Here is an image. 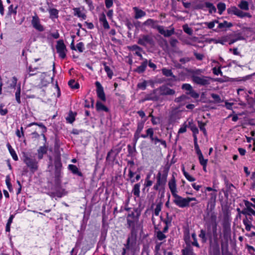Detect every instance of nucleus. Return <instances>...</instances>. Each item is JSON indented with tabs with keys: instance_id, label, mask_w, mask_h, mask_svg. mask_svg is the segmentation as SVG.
I'll return each instance as SVG.
<instances>
[{
	"instance_id": "1",
	"label": "nucleus",
	"mask_w": 255,
	"mask_h": 255,
	"mask_svg": "<svg viewBox=\"0 0 255 255\" xmlns=\"http://www.w3.org/2000/svg\"><path fill=\"white\" fill-rule=\"evenodd\" d=\"M208 217L206 220L205 227L208 235H212L214 238H217V227L218 222L217 221V214L214 212H209L207 214Z\"/></svg>"
},
{
	"instance_id": "35",
	"label": "nucleus",
	"mask_w": 255,
	"mask_h": 255,
	"mask_svg": "<svg viewBox=\"0 0 255 255\" xmlns=\"http://www.w3.org/2000/svg\"><path fill=\"white\" fill-rule=\"evenodd\" d=\"M239 6L240 8L243 10H247L249 9V3L245 0L241 1L240 3L239 4Z\"/></svg>"
},
{
	"instance_id": "9",
	"label": "nucleus",
	"mask_w": 255,
	"mask_h": 255,
	"mask_svg": "<svg viewBox=\"0 0 255 255\" xmlns=\"http://www.w3.org/2000/svg\"><path fill=\"white\" fill-rule=\"evenodd\" d=\"M54 165L55 166V174L57 177H60L61 174V170L62 164L61 161V157L60 155H56L54 157Z\"/></svg>"
},
{
	"instance_id": "60",
	"label": "nucleus",
	"mask_w": 255,
	"mask_h": 255,
	"mask_svg": "<svg viewBox=\"0 0 255 255\" xmlns=\"http://www.w3.org/2000/svg\"><path fill=\"white\" fill-rule=\"evenodd\" d=\"M10 155H11L13 159L14 160V161H17L18 160V156L14 150V149H13L12 150L10 151L9 152Z\"/></svg>"
},
{
	"instance_id": "39",
	"label": "nucleus",
	"mask_w": 255,
	"mask_h": 255,
	"mask_svg": "<svg viewBox=\"0 0 255 255\" xmlns=\"http://www.w3.org/2000/svg\"><path fill=\"white\" fill-rule=\"evenodd\" d=\"M211 96L214 100V102L216 103H220L222 102L220 97L217 94L212 93L211 94Z\"/></svg>"
},
{
	"instance_id": "15",
	"label": "nucleus",
	"mask_w": 255,
	"mask_h": 255,
	"mask_svg": "<svg viewBox=\"0 0 255 255\" xmlns=\"http://www.w3.org/2000/svg\"><path fill=\"white\" fill-rule=\"evenodd\" d=\"M159 93L160 95H173L175 91L166 86H162L159 88Z\"/></svg>"
},
{
	"instance_id": "30",
	"label": "nucleus",
	"mask_w": 255,
	"mask_h": 255,
	"mask_svg": "<svg viewBox=\"0 0 255 255\" xmlns=\"http://www.w3.org/2000/svg\"><path fill=\"white\" fill-rule=\"evenodd\" d=\"M147 60L146 59H145L144 60V61H143L141 65L138 66L136 68V71L138 73H139L143 72V71H145V70L146 69V67L147 66Z\"/></svg>"
},
{
	"instance_id": "20",
	"label": "nucleus",
	"mask_w": 255,
	"mask_h": 255,
	"mask_svg": "<svg viewBox=\"0 0 255 255\" xmlns=\"http://www.w3.org/2000/svg\"><path fill=\"white\" fill-rule=\"evenodd\" d=\"M157 23V21L149 18L146 20L143 23V24L148 26H150L152 28L158 29V27H159L160 25H158Z\"/></svg>"
},
{
	"instance_id": "22",
	"label": "nucleus",
	"mask_w": 255,
	"mask_h": 255,
	"mask_svg": "<svg viewBox=\"0 0 255 255\" xmlns=\"http://www.w3.org/2000/svg\"><path fill=\"white\" fill-rule=\"evenodd\" d=\"M68 169L71 171L73 174L77 175L79 176L82 177L83 176L82 173L79 170L78 167L73 164H69Z\"/></svg>"
},
{
	"instance_id": "33",
	"label": "nucleus",
	"mask_w": 255,
	"mask_h": 255,
	"mask_svg": "<svg viewBox=\"0 0 255 255\" xmlns=\"http://www.w3.org/2000/svg\"><path fill=\"white\" fill-rule=\"evenodd\" d=\"M132 193L134 195L138 197L140 194V184L137 183L134 185L132 189Z\"/></svg>"
},
{
	"instance_id": "63",
	"label": "nucleus",
	"mask_w": 255,
	"mask_h": 255,
	"mask_svg": "<svg viewBox=\"0 0 255 255\" xmlns=\"http://www.w3.org/2000/svg\"><path fill=\"white\" fill-rule=\"evenodd\" d=\"M134 175V173L131 171L130 170H129L128 176L131 180V182H134L135 181V179L133 178Z\"/></svg>"
},
{
	"instance_id": "17",
	"label": "nucleus",
	"mask_w": 255,
	"mask_h": 255,
	"mask_svg": "<svg viewBox=\"0 0 255 255\" xmlns=\"http://www.w3.org/2000/svg\"><path fill=\"white\" fill-rule=\"evenodd\" d=\"M138 221V218L133 212L129 214L127 217L128 224L130 227H133Z\"/></svg>"
},
{
	"instance_id": "23",
	"label": "nucleus",
	"mask_w": 255,
	"mask_h": 255,
	"mask_svg": "<svg viewBox=\"0 0 255 255\" xmlns=\"http://www.w3.org/2000/svg\"><path fill=\"white\" fill-rule=\"evenodd\" d=\"M47 152V147L45 145L40 146L37 149V157L39 159H41L43 157V155Z\"/></svg>"
},
{
	"instance_id": "37",
	"label": "nucleus",
	"mask_w": 255,
	"mask_h": 255,
	"mask_svg": "<svg viewBox=\"0 0 255 255\" xmlns=\"http://www.w3.org/2000/svg\"><path fill=\"white\" fill-rule=\"evenodd\" d=\"M217 8L219 11V13L221 14L226 9V5L224 3L220 2L217 4Z\"/></svg>"
},
{
	"instance_id": "27",
	"label": "nucleus",
	"mask_w": 255,
	"mask_h": 255,
	"mask_svg": "<svg viewBox=\"0 0 255 255\" xmlns=\"http://www.w3.org/2000/svg\"><path fill=\"white\" fill-rule=\"evenodd\" d=\"M103 68L105 72L107 73L108 77L111 79L112 78V71L111 70L110 64H107L106 62L103 64Z\"/></svg>"
},
{
	"instance_id": "12",
	"label": "nucleus",
	"mask_w": 255,
	"mask_h": 255,
	"mask_svg": "<svg viewBox=\"0 0 255 255\" xmlns=\"http://www.w3.org/2000/svg\"><path fill=\"white\" fill-rule=\"evenodd\" d=\"M168 185L172 195L173 196L177 194L178 191L176 180L175 178L173 176L168 181Z\"/></svg>"
},
{
	"instance_id": "32",
	"label": "nucleus",
	"mask_w": 255,
	"mask_h": 255,
	"mask_svg": "<svg viewBox=\"0 0 255 255\" xmlns=\"http://www.w3.org/2000/svg\"><path fill=\"white\" fill-rule=\"evenodd\" d=\"M233 26V24L231 22H228L227 21H224L223 22L219 23L218 27L219 28H230Z\"/></svg>"
},
{
	"instance_id": "3",
	"label": "nucleus",
	"mask_w": 255,
	"mask_h": 255,
	"mask_svg": "<svg viewBox=\"0 0 255 255\" xmlns=\"http://www.w3.org/2000/svg\"><path fill=\"white\" fill-rule=\"evenodd\" d=\"M23 161L31 172H34L37 170L38 168V161L36 159L32 157L30 155L24 153L23 155Z\"/></svg>"
},
{
	"instance_id": "52",
	"label": "nucleus",
	"mask_w": 255,
	"mask_h": 255,
	"mask_svg": "<svg viewBox=\"0 0 255 255\" xmlns=\"http://www.w3.org/2000/svg\"><path fill=\"white\" fill-rule=\"evenodd\" d=\"M205 124H204L202 122H198V126H199L200 130L203 132L204 134H206L207 132H206V130L205 128Z\"/></svg>"
},
{
	"instance_id": "51",
	"label": "nucleus",
	"mask_w": 255,
	"mask_h": 255,
	"mask_svg": "<svg viewBox=\"0 0 255 255\" xmlns=\"http://www.w3.org/2000/svg\"><path fill=\"white\" fill-rule=\"evenodd\" d=\"M192 238L193 239V242L192 243V245L193 246H195L198 247V248H199L200 246H199V244L198 243L197 240L196 238V235L195 233H193L192 234Z\"/></svg>"
},
{
	"instance_id": "56",
	"label": "nucleus",
	"mask_w": 255,
	"mask_h": 255,
	"mask_svg": "<svg viewBox=\"0 0 255 255\" xmlns=\"http://www.w3.org/2000/svg\"><path fill=\"white\" fill-rule=\"evenodd\" d=\"M213 72L216 75H222V72L221 70V67H219L218 68L214 67L213 68Z\"/></svg>"
},
{
	"instance_id": "64",
	"label": "nucleus",
	"mask_w": 255,
	"mask_h": 255,
	"mask_svg": "<svg viewBox=\"0 0 255 255\" xmlns=\"http://www.w3.org/2000/svg\"><path fill=\"white\" fill-rule=\"evenodd\" d=\"M37 126L42 128V132L45 133L47 131V128L42 123H38Z\"/></svg>"
},
{
	"instance_id": "55",
	"label": "nucleus",
	"mask_w": 255,
	"mask_h": 255,
	"mask_svg": "<svg viewBox=\"0 0 255 255\" xmlns=\"http://www.w3.org/2000/svg\"><path fill=\"white\" fill-rule=\"evenodd\" d=\"M147 85V82L145 81H144L141 83H139L137 84V87L141 90H144L146 88Z\"/></svg>"
},
{
	"instance_id": "5",
	"label": "nucleus",
	"mask_w": 255,
	"mask_h": 255,
	"mask_svg": "<svg viewBox=\"0 0 255 255\" xmlns=\"http://www.w3.org/2000/svg\"><path fill=\"white\" fill-rule=\"evenodd\" d=\"M244 203L245 207L241 211V213L245 216H255V211L254 210L255 209V205L247 200H245Z\"/></svg>"
},
{
	"instance_id": "48",
	"label": "nucleus",
	"mask_w": 255,
	"mask_h": 255,
	"mask_svg": "<svg viewBox=\"0 0 255 255\" xmlns=\"http://www.w3.org/2000/svg\"><path fill=\"white\" fill-rule=\"evenodd\" d=\"M182 89L187 91V92L190 91L193 88L189 84H184L182 86Z\"/></svg>"
},
{
	"instance_id": "18",
	"label": "nucleus",
	"mask_w": 255,
	"mask_h": 255,
	"mask_svg": "<svg viewBox=\"0 0 255 255\" xmlns=\"http://www.w3.org/2000/svg\"><path fill=\"white\" fill-rule=\"evenodd\" d=\"M74 14L75 16H77L79 18H81L82 19H86L87 16L86 14L82 12L81 9L84 10V7H75L73 9Z\"/></svg>"
},
{
	"instance_id": "57",
	"label": "nucleus",
	"mask_w": 255,
	"mask_h": 255,
	"mask_svg": "<svg viewBox=\"0 0 255 255\" xmlns=\"http://www.w3.org/2000/svg\"><path fill=\"white\" fill-rule=\"evenodd\" d=\"M184 176L190 182H193L195 181V178L192 176L190 175L188 173H184Z\"/></svg>"
},
{
	"instance_id": "46",
	"label": "nucleus",
	"mask_w": 255,
	"mask_h": 255,
	"mask_svg": "<svg viewBox=\"0 0 255 255\" xmlns=\"http://www.w3.org/2000/svg\"><path fill=\"white\" fill-rule=\"evenodd\" d=\"M187 94L190 95L194 98H197L199 97V95L196 93L193 89L189 92H187Z\"/></svg>"
},
{
	"instance_id": "62",
	"label": "nucleus",
	"mask_w": 255,
	"mask_h": 255,
	"mask_svg": "<svg viewBox=\"0 0 255 255\" xmlns=\"http://www.w3.org/2000/svg\"><path fill=\"white\" fill-rule=\"evenodd\" d=\"M0 113L2 116H4L7 113V110L6 109H3V106L2 105H0Z\"/></svg>"
},
{
	"instance_id": "11",
	"label": "nucleus",
	"mask_w": 255,
	"mask_h": 255,
	"mask_svg": "<svg viewBox=\"0 0 255 255\" xmlns=\"http://www.w3.org/2000/svg\"><path fill=\"white\" fill-rule=\"evenodd\" d=\"M95 85L96 87V92L98 98L102 101H105L106 97L103 87L99 81H96L95 82Z\"/></svg>"
},
{
	"instance_id": "58",
	"label": "nucleus",
	"mask_w": 255,
	"mask_h": 255,
	"mask_svg": "<svg viewBox=\"0 0 255 255\" xmlns=\"http://www.w3.org/2000/svg\"><path fill=\"white\" fill-rule=\"evenodd\" d=\"M66 120L69 123H71V124L72 123L75 121L74 116L72 113H70L69 115V116L67 118H66Z\"/></svg>"
},
{
	"instance_id": "45",
	"label": "nucleus",
	"mask_w": 255,
	"mask_h": 255,
	"mask_svg": "<svg viewBox=\"0 0 255 255\" xmlns=\"http://www.w3.org/2000/svg\"><path fill=\"white\" fill-rule=\"evenodd\" d=\"M76 48L80 52H82L84 50V44L83 42H80L77 44Z\"/></svg>"
},
{
	"instance_id": "21",
	"label": "nucleus",
	"mask_w": 255,
	"mask_h": 255,
	"mask_svg": "<svg viewBox=\"0 0 255 255\" xmlns=\"http://www.w3.org/2000/svg\"><path fill=\"white\" fill-rule=\"evenodd\" d=\"M253 220L252 217L248 218L246 216L245 218L243 219V222L244 225L245 226V229L247 231H250L252 227V220Z\"/></svg>"
},
{
	"instance_id": "10",
	"label": "nucleus",
	"mask_w": 255,
	"mask_h": 255,
	"mask_svg": "<svg viewBox=\"0 0 255 255\" xmlns=\"http://www.w3.org/2000/svg\"><path fill=\"white\" fill-rule=\"evenodd\" d=\"M138 43L142 45H152L153 40L152 36L148 35L141 36L138 40Z\"/></svg>"
},
{
	"instance_id": "28",
	"label": "nucleus",
	"mask_w": 255,
	"mask_h": 255,
	"mask_svg": "<svg viewBox=\"0 0 255 255\" xmlns=\"http://www.w3.org/2000/svg\"><path fill=\"white\" fill-rule=\"evenodd\" d=\"M96 109L98 111H105L108 112L109 109L107 107L104 106L101 102L98 101L96 103Z\"/></svg>"
},
{
	"instance_id": "43",
	"label": "nucleus",
	"mask_w": 255,
	"mask_h": 255,
	"mask_svg": "<svg viewBox=\"0 0 255 255\" xmlns=\"http://www.w3.org/2000/svg\"><path fill=\"white\" fill-rule=\"evenodd\" d=\"M219 23L218 20H214L211 22H206L204 23V24L207 25L209 29H212L215 26V23Z\"/></svg>"
},
{
	"instance_id": "29",
	"label": "nucleus",
	"mask_w": 255,
	"mask_h": 255,
	"mask_svg": "<svg viewBox=\"0 0 255 255\" xmlns=\"http://www.w3.org/2000/svg\"><path fill=\"white\" fill-rule=\"evenodd\" d=\"M50 18L51 19L57 18L58 17V10L56 8H50L49 9Z\"/></svg>"
},
{
	"instance_id": "2",
	"label": "nucleus",
	"mask_w": 255,
	"mask_h": 255,
	"mask_svg": "<svg viewBox=\"0 0 255 255\" xmlns=\"http://www.w3.org/2000/svg\"><path fill=\"white\" fill-rule=\"evenodd\" d=\"M169 171V167H163L161 170L159 171L157 175V182L154 185L153 189L157 190L159 187L163 186L167 181V177Z\"/></svg>"
},
{
	"instance_id": "31",
	"label": "nucleus",
	"mask_w": 255,
	"mask_h": 255,
	"mask_svg": "<svg viewBox=\"0 0 255 255\" xmlns=\"http://www.w3.org/2000/svg\"><path fill=\"white\" fill-rule=\"evenodd\" d=\"M135 12V18L136 19L141 18L145 15L146 13L144 11L141 9H139L136 7H134Z\"/></svg>"
},
{
	"instance_id": "14",
	"label": "nucleus",
	"mask_w": 255,
	"mask_h": 255,
	"mask_svg": "<svg viewBox=\"0 0 255 255\" xmlns=\"http://www.w3.org/2000/svg\"><path fill=\"white\" fill-rule=\"evenodd\" d=\"M157 90H153L150 94H147L144 99L142 100L143 102L146 101H157L159 99V96L157 94Z\"/></svg>"
},
{
	"instance_id": "50",
	"label": "nucleus",
	"mask_w": 255,
	"mask_h": 255,
	"mask_svg": "<svg viewBox=\"0 0 255 255\" xmlns=\"http://www.w3.org/2000/svg\"><path fill=\"white\" fill-rule=\"evenodd\" d=\"M199 162L201 165H207L208 159H204L203 155L198 157Z\"/></svg>"
},
{
	"instance_id": "42",
	"label": "nucleus",
	"mask_w": 255,
	"mask_h": 255,
	"mask_svg": "<svg viewBox=\"0 0 255 255\" xmlns=\"http://www.w3.org/2000/svg\"><path fill=\"white\" fill-rule=\"evenodd\" d=\"M15 99L17 101V102L18 104H20L21 103L20 101V87L19 86V87L17 88L16 92H15Z\"/></svg>"
},
{
	"instance_id": "44",
	"label": "nucleus",
	"mask_w": 255,
	"mask_h": 255,
	"mask_svg": "<svg viewBox=\"0 0 255 255\" xmlns=\"http://www.w3.org/2000/svg\"><path fill=\"white\" fill-rule=\"evenodd\" d=\"M17 8V6H16L14 8H13V5L11 4L8 8V13L9 14L13 13L15 15L17 13L16 9Z\"/></svg>"
},
{
	"instance_id": "38",
	"label": "nucleus",
	"mask_w": 255,
	"mask_h": 255,
	"mask_svg": "<svg viewBox=\"0 0 255 255\" xmlns=\"http://www.w3.org/2000/svg\"><path fill=\"white\" fill-rule=\"evenodd\" d=\"M162 74L166 77L172 76V77H174V76H173V73L172 72V71L170 69H168L166 68H163L162 69Z\"/></svg>"
},
{
	"instance_id": "26",
	"label": "nucleus",
	"mask_w": 255,
	"mask_h": 255,
	"mask_svg": "<svg viewBox=\"0 0 255 255\" xmlns=\"http://www.w3.org/2000/svg\"><path fill=\"white\" fill-rule=\"evenodd\" d=\"M205 6L206 7L208 8L210 13L212 14L216 12V8L213 3L209 2H206L205 3Z\"/></svg>"
},
{
	"instance_id": "8",
	"label": "nucleus",
	"mask_w": 255,
	"mask_h": 255,
	"mask_svg": "<svg viewBox=\"0 0 255 255\" xmlns=\"http://www.w3.org/2000/svg\"><path fill=\"white\" fill-rule=\"evenodd\" d=\"M31 24L33 28L38 31L42 32L44 30V27L41 24L40 20L37 14H35V15L32 16Z\"/></svg>"
},
{
	"instance_id": "4",
	"label": "nucleus",
	"mask_w": 255,
	"mask_h": 255,
	"mask_svg": "<svg viewBox=\"0 0 255 255\" xmlns=\"http://www.w3.org/2000/svg\"><path fill=\"white\" fill-rule=\"evenodd\" d=\"M173 197H174L173 202L176 206L181 208L189 207L191 201L197 200L194 197L183 198L178 194Z\"/></svg>"
},
{
	"instance_id": "24",
	"label": "nucleus",
	"mask_w": 255,
	"mask_h": 255,
	"mask_svg": "<svg viewBox=\"0 0 255 255\" xmlns=\"http://www.w3.org/2000/svg\"><path fill=\"white\" fill-rule=\"evenodd\" d=\"M38 69V68H33L31 66H28L27 69V73L25 75V78H28L29 77L35 75L36 74V71Z\"/></svg>"
},
{
	"instance_id": "16",
	"label": "nucleus",
	"mask_w": 255,
	"mask_h": 255,
	"mask_svg": "<svg viewBox=\"0 0 255 255\" xmlns=\"http://www.w3.org/2000/svg\"><path fill=\"white\" fill-rule=\"evenodd\" d=\"M157 30L158 32L165 37H169L172 35L174 32V28L171 29H165L163 26H159L158 27Z\"/></svg>"
},
{
	"instance_id": "7",
	"label": "nucleus",
	"mask_w": 255,
	"mask_h": 255,
	"mask_svg": "<svg viewBox=\"0 0 255 255\" xmlns=\"http://www.w3.org/2000/svg\"><path fill=\"white\" fill-rule=\"evenodd\" d=\"M56 48L59 57L64 59L66 57V47L62 40L57 41Z\"/></svg>"
},
{
	"instance_id": "6",
	"label": "nucleus",
	"mask_w": 255,
	"mask_h": 255,
	"mask_svg": "<svg viewBox=\"0 0 255 255\" xmlns=\"http://www.w3.org/2000/svg\"><path fill=\"white\" fill-rule=\"evenodd\" d=\"M192 81L194 83L200 85H207L210 83L211 78L206 76H198L195 75L192 76Z\"/></svg>"
},
{
	"instance_id": "41",
	"label": "nucleus",
	"mask_w": 255,
	"mask_h": 255,
	"mask_svg": "<svg viewBox=\"0 0 255 255\" xmlns=\"http://www.w3.org/2000/svg\"><path fill=\"white\" fill-rule=\"evenodd\" d=\"M199 237L202 239V241L203 243H205L206 242L207 238L206 237V231H204L203 230H201L200 231V233L199 235Z\"/></svg>"
},
{
	"instance_id": "40",
	"label": "nucleus",
	"mask_w": 255,
	"mask_h": 255,
	"mask_svg": "<svg viewBox=\"0 0 255 255\" xmlns=\"http://www.w3.org/2000/svg\"><path fill=\"white\" fill-rule=\"evenodd\" d=\"M156 238L158 240L162 241L166 238V236L161 231H158L156 233Z\"/></svg>"
},
{
	"instance_id": "59",
	"label": "nucleus",
	"mask_w": 255,
	"mask_h": 255,
	"mask_svg": "<svg viewBox=\"0 0 255 255\" xmlns=\"http://www.w3.org/2000/svg\"><path fill=\"white\" fill-rule=\"evenodd\" d=\"M5 183L7 186V188L9 190H10V188L12 187V185L10 183V179L8 175L6 176Z\"/></svg>"
},
{
	"instance_id": "25",
	"label": "nucleus",
	"mask_w": 255,
	"mask_h": 255,
	"mask_svg": "<svg viewBox=\"0 0 255 255\" xmlns=\"http://www.w3.org/2000/svg\"><path fill=\"white\" fill-rule=\"evenodd\" d=\"M146 134H141L140 136L142 138H147V137L149 136L150 139L151 141H153V129L152 128H148L146 131Z\"/></svg>"
},
{
	"instance_id": "19",
	"label": "nucleus",
	"mask_w": 255,
	"mask_h": 255,
	"mask_svg": "<svg viewBox=\"0 0 255 255\" xmlns=\"http://www.w3.org/2000/svg\"><path fill=\"white\" fill-rule=\"evenodd\" d=\"M227 11L229 14H234L240 17H243V12L235 6L228 8Z\"/></svg>"
},
{
	"instance_id": "34",
	"label": "nucleus",
	"mask_w": 255,
	"mask_h": 255,
	"mask_svg": "<svg viewBox=\"0 0 255 255\" xmlns=\"http://www.w3.org/2000/svg\"><path fill=\"white\" fill-rule=\"evenodd\" d=\"M69 86L73 89H77L79 88V84L74 80H70L68 82Z\"/></svg>"
},
{
	"instance_id": "53",
	"label": "nucleus",
	"mask_w": 255,
	"mask_h": 255,
	"mask_svg": "<svg viewBox=\"0 0 255 255\" xmlns=\"http://www.w3.org/2000/svg\"><path fill=\"white\" fill-rule=\"evenodd\" d=\"M183 28L184 32H186V33L189 35H191L192 34V29L189 27H188L187 25H184L183 26Z\"/></svg>"
},
{
	"instance_id": "13",
	"label": "nucleus",
	"mask_w": 255,
	"mask_h": 255,
	"mask_svg": "<svg viewBox=\"0 0 255 255\" xmlns=\"http://www.w3.org/2000/svg\"><path fill=\"white\" fill-rule=\"evenodd\" d=\"M99 23L102 27L105 30H109L110 28V25L104 13H101L99 15Z\"/></svg>"
},
{
	"instance_id": "54",
	"label": "nucleus",
	"mask_w": 255,
	"mask_h": 255,
	"mask_svg": "<svg viewBox=\"0 0 255 255\" xmlns=\"http://www.w3.org/2000/svg\"><path fill=\"white\" fill-rule=\"evenodd\" d=\"M187 99V97L185 95H182L180 97H177L175 99V102L176 103H180L184 101Z\"/></svg>"
},
{
	"instance_id": "49",
	"label": "nucleus",
	"mask_w": 255,
	"mask_h": 255,
	"mask_svg": "<svg viewBox=\"0 0 255 255\" xmlns=\"http://www.w3.org/2000/svg\"><path fill=\"white\" fill-rule=\"evenodd\" d=\"M187 130V125L185 123L183 125L181 126L180 128L179 129V130L178 131V134H181L184 133Z\"/></svg>"
},
{
	"instance_id": "36",
	"label": "nucleus",
	"mask_w": 255,
	"mask_h": 255,
	"mask_svg": "<svg viewBox=\"0 0 255 255\" xmlns=\"http://www.w3.org/2000/svg\"><path fill=\"white\" fill-rule=\"evenodd\" d=\"M14 218V215H11L7 221L6 228H5V231L6 232H9L10 231V225L11 223L12 222V220Z\"/></svg>"
},
{
	"instance_id": "47",
	"label": "nucleus",
	"mask_w": 255,
	"mask_h": 255,
	"mask_svg": "<svg viewBox=\"0 0 255 255\" xmlns=\"http://www.w3.org/2000/svg\"><path fill=\"white\" fill-rule=\"evenodd\" d=\"M152 184V181L150 180V176H147L145 179L144 186L146 187H150Z\"/></svg>"
},
{
	"instance_id": "61",
	"label": "nucleus",
	"mask_w": 255,
	"mask_h": 255,
	"mask_svg": "<svg viewBox=\"0 0 255 255\" xmlns=\"http://www.w3.org/2000/svg\"><path fill=\"white\" fill-rule=\"evenodd\" d=\"M15 134L19 138H21L22 137H24V131H22V132H21L19 129H16Z\"/></svg>"
}]
</instances>
